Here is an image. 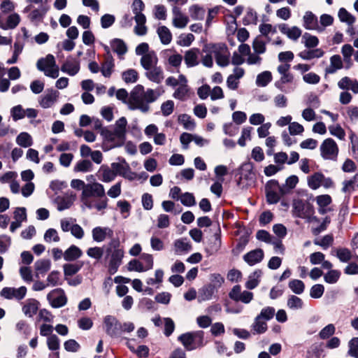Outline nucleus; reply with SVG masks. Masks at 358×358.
Here are the masks:
<instances>
[{"instance_id":"nucleus-6","label":"nucleus","mask_w":358,"mask_h":358,"mask_svg":"<svg viewBox=\"0 0 358 358\" xmlns=\"http://www.w3.org/2000/svg\"><path fill=\"white\" fill-rule=\"evenodd\" d=\"M103 139V150H109L112 148L121 147L124 144L125 141H121L116 135L115 131L103 127L100 131Z\"/></svg>"},{"instance_id":"nucleus-59","label":"nucleus","mask_w":358,"mask_h":358,"mask_svg":"<svg viewBox=\"0 0 358 358\" xmlns=\"http://www.w3.org/2000/svg\"><path fill=\"white\" fill-rule=\"evenodd\" d=\"M48 349L52 351L57 350L59 348V339L55 334L50 335L47 339Z\"/></svg>"},{"instance_id":"nucleus-31","label":"nucleus","mask_w":358,"mask_h":358,"mask_svg":"<svg viewBox=\"0 0 358 358\" xmlns=\"http://www.w3.org/2000/svg\"><path fill=\"white\" fill-rule=\"evenodd\" d=\"M157 34L162 44L168 45L172 39V34L166 26H161L157 29Z\"/></svg>"},{"instance_id":"nucleus-41","label":"nucleus","mask_w":358,"mask_h":358,"mask_svg":"<svg viewBox=\"0 0 358 358\" xmlns=\"http://www.w3.org/2000/svg\"><path fill=\"white\" fill-rule=\"evenodd\" d=\"M287 305L292 310H297L302 308L303 302L299 297L291 295L287 299Z\"/></svg>"},{"instance_id":"nucleus-49","label":"nucleus","mask_w":358,"mask_h":358,"mask_svg":"<svg viewBox=\"0 0 358 358\" xmlns=\"http://www.w3.org/2000/svg\"><path fill=\"white\" fill-rule=\"evenodd\" d=\"M302 38L304 41L305 46L308 48H315L319 43L318 38L316 36H312L308 33H305Z\"/></svg>"},{"instance_id":"nucleus-48","label":"nucleus","mask_w":358,"mask_h":358,"mask_svg":"<svg viewBox=\"0 0 358 358\" xmlns=\"http://www.w3.org/2000/svg\"><path fill=\"white\" fill-rule=\"evenodd\" d=\"M252 48L256 54H264L266 50V43L259 37H257L252 42Z\"/></svg>"},{"instance_id":"nucleus-27","label":"nucleus","mask_w":358,"mask_h":358,"mask_svg":"<svg viewBox=\"0 0 358 358\" xmlns=\"http://www.w3.org/2000/svg\"><path fill=\"white\" fill-rule=\"evenodd\" d=\"M198 52L199 49L197 48H192L191 50H187L185 54V62L186 65L188 67H192L196 66L198 62Z\"/></svg>"},{"instance_id":"nucleus-24","label":"nucleus","mask_w":358,"mask_h":358,"mask_svg":"<svg viewBox=\"0 0 358 358\" xmlns=\"http://www.w3.org/2000/svg\"><path fill=\"white\" fill-rule=\"evenodd\" d=\"M127 121L124 117H122L115 122L114 130L116 135L121 141L126 140Z\"/></svg>"},{"instance_id":"nucleus-42","label":"nucleus","mask_w":358,"mask_h":358,"mask_svg":"<svg viewBox=\"0 0 358 358\" xmlns=\"http://www.w3.org/2000/svg\"><path fill=\"white\" fill-rule=\"evenodd\" d=\"M338 17L341 22H345L348 25H352L355 22V17L344 8H340Z\"/></svg>"},{"instance_id":"nucleus-63","label":"nucleus","mask_w":358,"mask_h":358,"mask_svg":"<svg viewBox=\"0 0 358 358\" xmlns=\"http://www.w3.org/2000/svg\"><path fill=\"white\" fill-rule=\"evenodd\" d=\"M335 327L332 324H329L324 327L320 332L319 336L322 339H326L332 336L335 332Z\"/></svg>"},{"instance_id":"nucleus-53","label":"nucleus","mask_w":358,"mask_h":358,"mask_svg":"<svg viewBox=\"0 0 358 358\" xmlns=\"http://www.w3.org/2000/svg\"><path fill=\"white\" fill-rule=\"evenodd\" d=\"M20 21V15L17 13H13L8 17L5 27L7 29H14L18 25Z\"/></svg>"},{"instance_id":"nucleus-5","label":"nucleus","mask_w":358,"mask_h":358,"mask_svg":"<svg viewBox=\"0 0 358 358\" xmlns=\"http://www.w3.org/2000/svg\"><path fill=\"white\" fill-rule=\"evenodd\" d=\"M36 67L48 77L57 78L59 76V68L52 55L49 54L45 58L39 59Z\"/></svg>"},{"instance_id":"nucleus-9","label":"nucleus","mask_w":358,"mask_h":358,"mask_svg":"<svg viewBox=\"0 0 358 358\" xmlns=\"http://www.w3.org/2000/svg\"><path fill=\"white\" fill-rule=\"evenodd\" d=\"M266 200L270 204L277 203L280 199V195L278 192L283 194V190L280 187L277 180H269L265 187Z\"/></svg>"},{"instance_id":"nucleus-29","label":"nucleus","mask_w":358,"mask_h":358,"mask_svg":"<svg viewBox=\"0 0 358 358\" xmlns=\"http://www.w3.org/2000/svg\"><path fill=\"white\" fill-rule=\"evenodd\" d=\"M51 262L49 259H38L34 263V268L36 272V275L38 274L44 275L50 268Z\"/></svg>"},{"instance_id":"nucleus-13","label":"nucleus","mask_w":358,"mask_h":358,"mask_svg":"<svg viewBox=\"0 0 358 358\" xmlns=\"http://www.w3.org/2000/svg\"><path fill=\"white\" fill-rule=\"evenodd\" d=\"M294 213L300 218H309L314 213V208L310 203L298 201L294 203Z\"/></svg>"},{"instance_id":"nucleus-25","label":"nucleus","mask_w":358,"mask_h":358,"mask_svg":"<svg viewBox=\"0 0 358 358\" xmlns=\"http://www.w3.org/2000/svg\"><path fill=\"white\" fill-rule=\"evenodd\" d=\"M82 255V250L76 245H72L64 252V259L67 262H71L80 258Z\"/></svg>"},{"instance_id":"nucleus-10","label":"nucleus","mask_w":358,"mask_h":358,"mask_svg":"<svg viewBox=\"0 0 358 358\" xmlns=\"http://www.w3.org/2000/svg\"><path fill=\"white\" fill-rule=\"evenodd\" d=\"M333 184L330 178H325L320 172H316L308 178V187L314 190L317 189L320 186L329 188L333 186Z\"/></svg>"},{"instance_id":"nucleus-57","label":"nucleus","mask_w":358,"mask_h":358,"mask_svg":"<svg viewBox=\"0 0 358 358\" xmlns=\"http://www.w3.org/2000/svg\"><path fill=\"white\" fill-rule=\"evenodd\" d=\"M324 292V287L321 284L314 285L310 290V296L313 299L322 297Z\"/></svg>"},{"instance_id":"nucleus-37","label":"nucleus","mask_w":358,"mask_h":358,"mask_svg":"<svg viewBox=\"0 0 358 358\" xmlns=\"http://www.w3.org/2000/svg\"><path fill=\"white\" fill-rule=\"evenodd\" d=\"M16 142L21 147L28 148L32 145L31 136L27 132H22L17 136Z\"/></svg>"},{"instance_id":"nucleus-62","label":"nucleus","mask_w":358,"mask_h":358,"mask_svg":"<svg viewBox=\"0 0 358 358\" xmlns=\"http://www.w3.org/2000/svg\"><path fill=\"white\" fill-rule=\"evenodd\" d=\"M348 355L352 357L358 358V338H353L350 341Z\"/></svg>"},{"instance_id":"nucleus-11","label":"nucleus","mask_w":358,"mask_h":358,"mask_svg":"<svg viewBox=\"0 0 358 358\" xmlns=\"http://www.w3.org/2000/svg\"><path fill=\"white\" fill-rule=\"evenodd\" d=\"M47 299L54 308L63 307L67 303V297L64 291L61 288L55 289L50 292L47 295Z\"/></svg>"},{"instance_id":"nucleus-22","label":"nucleus","mask_w":358,"mask_h":358,"mask_svg":"<svg viewBox=\"0 0 358 358\" xmlns=\"http://www.w3.org/2000/svg\"><path fill=\"white\" fill-rule=\"evenodd\" d=\"M38 304V301L36 299H29L27 300L22 307L23 313L29 317H32L37 313Z\"/></svg>"},{"instance_id":"nucleus-44","label":"nucleus","mask_w":358,"mask_h":358,"mask_svg":"<svg viewBox=\"0 0 358 358\" xmlns=\"http://www.w3.org/2000/svg\"><path fill=\"white\" fill-rule=\"evenodd\" d=\"M83 264H66L64 265V273L66 276H71L78 273Z\"/></svg>"},{"instance_id":"nucleus-55","label":"nucleus","mask_w":358,"mask_h":358,"mask_svg":"<svg viewBox=\"0 0 358 358\" xmlns=\"http://www.w3.org/2000/svg\"><path fill=\"white\" fill-rule=\"evenodd\" d=\"M243 24L248 25L250 24H256L257 22V13L252 9L247 11V13L243 20Z\"/></svg>"},{"instance_id":"nucleus-60","label":"nucleus","mask_w":358,"mask_h":358,"mask_svg":"<svg viewBox=\"0 0 358 358\" xmlns=\"http://www.w3.org/2000/svg\"><path fill=\"white\" fill-rule=\"evenodd\" d=\"M329 132L331 135L336 136L341 140L344 139L345 136V132L344 129L339 125H333L329 127Z\"/></svg>"},{"instance_id":"nucleus-50","label":"nucleus","mask_w":358,"mask_h":358,"mask_svg":"<svg viewBox=\"0 0 358 358\" xmlns=\"http://www.w3.org/2000/svg\"><path fill=\"white\" fill-rule=\"evenodd\" d=\"M178 121L183 124L185 129L192 130L194 128L195 124L191 119V117L187 114L180 115L178 117Z\"/></svg>"},{"instance_id":"nucleus-26","label":"nucleus","mask_w":358,"mask_h":358,"mask_svg":"<svg viewBox=\"0 0 358 358\" xmlns=\"http://www.w3.org/2000/svg\"><path fill=\"white\" fill-rule=\"evenodd\" d=\"M215 289L211 284L206 285L199 290V301L210 300L215 293Z\"/></svg>"},{"instance_id":"nucleus-28","label":"nucleus","mask_w":358,"mask_h":358,"mask_svg":"<svg viewBox=\"0 0 358 358\" xmlns=\"http://www.w3.org/2000/svg\"><path fill=\"white\" fill-rule=\"evenodd\" d=\"M110 46L113 52H116L120 57L127 52V47L123 40L115 38L111 41Z\"/></svg>"},{"instance_id":"nucleus-36","label":"nucleus","mask_w":358,"mask_h":358,"mask_svg":"<svg viewBox=\"0 0 358 358\" xmlns=\"http://www.w3.org/2000/svg\"><path fill=\"white\" fill-rule=\"evenodd\" d=\"M93 168V164L89 159H83L78 161L73 168L75 172L86 173L91 171Z\"/></svg>"},{"instance_id":"nucleus-32","label":"nucleus","mask_w":358,"mask_h":358,"mask_svg":"<svg viewBox=\"0 0 358 358\" xmlns=\"http://www.w3.org/2000/svg\"><path fill=\"white\" fill-rule=\"evenodd\" d=\"M324 52L320 49H314L311 50H303L299 54V56L305 60H310L314 58L322 57Z\"/></svg>"},{"instance_id":"nucleus-21","label":"nucleus","mask_w":358,"mask_h":358,"mask_svg":"<svg viewBox=\"0 0 358 358\" xmlns=\"http://www.w3.org/2000/svg\"><path fill=\"white\" fill-rule=\"evenodd\" d=\"M58 96L59 92L57 90H48V92L43 96L39 101L40 106L43 108L51 107L57 101Z\"/></svg>"},{"instance_id":"nucleus-20","label":"nucleus","mask_w":358,"mask_h":358,"mask_svg":"<svg viewBox=\"0 0 358 358\" xmlns=\"http://www.w3.org/2000/svg\"><path fill=\"white\" fill-rule=\"evenodd\" d=\"M158 58L154 51H150V52L143 55L140 61L141 65L145 71L156 66Z\"/></svg>"},{"instance_id":"nucleus-1","label":"nucleus","mask_w":358,"mask_h":358,"mask_svg":"<svg viewBox=\"0 0 358 358\" xmlns=\"http://www.w3.org/2000/svg\"><path fill=\"white\" fill-rule=\"evenodd\" d=\"M116 98L127 104L131 110H139L143 113H147L150 109V104L155 102L160 96L159 93L152 89L145 90L141 85L135 86L129 96L127 91L121 88L115 92Z\"/></svg>"},{"instance_id":"nucleus-52","label":"nucleus","mask_w":358,"mask_h":358,"mask_svg":"<svg viewBox=\"0 0 358 358\" xmlns=\"http://www.w3.org/2000/svg\"><path fill=\"white\" fill-rule=\"evenodd\" d=\"M11 116L14 121H17L25 117V110L21 105H17L11 108Z\"/></svg>"},{"instance_id":"nucleus-7","label":"nucleus","mask_w":358,"mask_h":358,"mask_svg":"<svg viewBox=\"0 0 358 358\" xmlns=\"http://www.w3.org/2000/svg\"><path fill=\"white\" fill-rule=\"evenodd\" d=\"M322 157L325 160L336 161L338 155V147L331 138L325 139L320 147Z\"/></svg>"},{"instance_id":"nucleus-54","label":"nucleus","mask_w":358,"mask_h":358,"mask_svg":"<svg viewBox=\"0 0 358 358\" xmlns=\"http://www.w3.org/2000/svg\"><path fill=\"white\" fill-rule=\"evenodd\" d=\"M44 241L47 243H50L51 241L59 242L60 238L56 229H48L44 234Z\"/></svg>"},{"instance_id":"nucleus-33","label":"nucleus","mask_w":358,"mask_h":358,"mask_svg":"<svg viewBox=\"0 0 358 358\" xmlns=\"http://www.w3.org/2000/svg\"><path fill=\"white\" fill-rule=\"evenodd\" d=\"M304 27L306 29H313L317 25V19L310 11H307L303 16Z\"/></svg>"},{"instance_id":"nucleus-34","label":"nucleus","mask_w":358,"mask_h":358,"mask_svg":"<svg viewBox=\"0 0 358 358\" xmlns=\"http://www.w3.org/2000/svg\"><path fill=\"white\" fill-rule=\"evenodd\" d=\"M189 12L192 19L194 20H203L206 14L205 9L199 5H193L191 6L189 9Z\"/></svg>"},{"instance_id":"nucleus-2","label":"nucleus","mask_w":358,"mask_h":358,"mask_svg":"<svg viewBox=\"0 0 358 358\" xmlns=\"http://www.w3.org/2000/svg\"><path fill=\"white\" fill-rule=\"evenodd\" d=\"M106 195L105 189L102 184L97 182L92 183H87L85 188L81 193L80 201L82 203L92 209L94 207V203L91 201V198L101 199Z\"/></svg>"},{"instance_id":"nucleus-18","label":"nucleus","mask_w":358,"mask_h":358,"mask_svg":"<svg viewBox=\"0 0 358 358\" xmlns=\"http://www.w3.org/2000/svg\"><path fill=\"white\" fill-rule=\"evenodd\" d=\"M115 67L114 59L110 52L105 54L104 61L101 64V72L105 78H110Z\"/></svg>"},{"instance_id":"nucleus-47","label":"nucleus","mask_w":358,"mask_h":358,"mask_svg":"<svg viewBox=\"0 0 358 358\" xmlns=\"http://www.w3.org/2000/svg\"><path fill=\"white\" fill-rule=\"evenodd\" d=\"M336 257L342 262H348L352 259L350 250L345 248H341L336 250Z\"/></svg>"},{"instance_id":"nucleus-61","label":"nucleus","mask_w":358,"mask_h":358,"mask_svg":"<svg viewBox=\"0 0 358 358\" xmlns=\"http://www.w3.org/2000/svg\"><path fill=\"white\" fill-rule=\"evenodd\" d=\"M194 40V36L192 34H181L179 36L178 44L180 46H189Z\"/></svg>"},{"instance_id":"nucleus-38","label":"nucleus","mask_w":358,"mask_h":358,"mask_svg":"<svg viewBox=\"0 0 358 358\" xmlns=\"http://www.w3.org/2000/svg\"><path fill=\"white\" fill-rule=\"evenodd\" d=\"M272 80V75L270 71H266L259 73L256 80L258 86L266 87Z\"/></svg>"},{"instance_id":"nucleus-12","label":"nucleus","mask_w":358,"mask_h":358,"mask_svg":"<svg viewBox=\"0 0 358 358\" xmlns=\"http://www.w3.org/2000/svg\"><path fill=\"white\" fill-rule=\"evenodd\" d=\"M27 294V288L22 286L19 288L4 287L1 290V296L6 299H15L17 301L23 299Z\"/></svg>"},{"instance_id":"nucleus-16","label":"nucleus","mask_w":358,"mask_h":358,"mask_svg":"<svg viewBox=\"0 0 358 358\" xmlns=\"http://www.w3.org/2000/svg\"><path fill=\"white\" fill-rule=\"evenodd\" d=\"M145 76L149 80L157 84L161 83L164 78L163 69L157 65L146 70Z\"/></svg>"},{"instance_id":"nucleus-39","label":"nucleus","mask_w":358,"mask_h":358,"mask_svg":"<svg viewBox=\"0 0 358 358\" xmlns=\"http://www.w3.org/2000/svg\"><path fill=\"white\" fill-rule=\"evenodd\" d=\"M289 287L296 294H301L305 289V285L300 280H292L289 282Z\"/></svg>"},{"instance_id":"nucleus-19","label":"nucleus","mask_w":358,"mask_h":358,"mask_svg":"<svg viewBox=\"0 0 358 358\" xmlns=\"http://www.w3.org/2000/svg\"><path fill=\"white\" fill-rule=\"evenodd\" d=\"M113 231L108 227H96L92 229L93 240L96 242L103 241L106 236L112 238Z\"/></svg>"},{"instance_id":"nucleus-4","label":"nucleus","mask_w":358,"mask_h":358,"mask_svg":"<svg viewBox=\"0 0 358 358\" xmlns=\"http://www.w3.org/2000/svg\"><path fill=\"white\" fill-rule=\"evenodd\" d=\"M206 48L208 52L214 55L218 66L225 67L229 65L230 62V52L225 43L209 44Z\"/></svg>"},{"instance_id":"nucleus-58","label":"nucleus","mask_w":358,"mask_h":358,"mask_svg":"<svg viewBox=\"0 0 358 358\" xmlns=\"http://www.w3.org/2000/svg\"><path fill=\"white\" fill-rule=\"evenodd\" d=\"M180 201L182 204L185 206H192L196 204L195 198L193 194L189 192H185L180 196Z\"/></svg>"},{"instance_id":"nucleus-3","label":"nucleus","mask_w":358,"mask_h":358,"mask_svg":"<svg viewBox=\"0 0 358 358\" xmlns=\"http://www.w3.org/2000/svg\"><path fill=\"white\" fill-rule=\"evenodd\" d=\"M178 339L187 350L191 351L204 345V332L199 330L185 333L181 334Z\"/></svg>"},{"instance_id":"nucleus-15","label":"nucleus","mask_w":358,"mask_h":358,"mask_svg":"<svg viewBox=\"0 0 358 358\" xmlns=\"http://www.w3.org/2000/svg\"><path fill=\"white\" fill-rule=\"evenodd\" d=\"M264 257L263 250L257 248L247 252L243 256V260L250 266H253L262 261Z\"/></svg>"},{"instance_id":"nucleus-35","label":"nucleus","mask_w":358,"mask_h":358,"mask_svg":"<svg viewBox=\"0 0 358 358\" xmlns=\"http://www.w3.org/2000/svg\"><path fill=\"white\" fill-rule=\"evenodd\" d=\"M99 172L101 175L100 179L104 182H111L116 177L115 171L106 166H101Z\"/></svg>"},{"instance_id":"nucleus-43","label":"nucleus","mask_w":358,"mask_h":358,"mask_svg":"<svg viewBox=\"0 0 358 358\" xmlns=\"http://www.w3.org/2000/svg\"><path fill=\"white\" fill-rule=\"evenodd\" d=\"M261 320L262 319L258 318V316L255 317L254 323L252 325V329L254 331V334H261L266 331L267 324Z\"/></svg>"},{"instance_id":"nucleus-46","label":"nucleus","mask_w":358,"mask_h":358,"mask_svg":"<svg viewBox=\"0 0 358 358\" xmlns=\"http://www.w3.org/2000/svg\"><path fill=\"white\" fill-rule=\"evenodd\" d=\"M55 201L57 203V210L59 211L68 209L73 205V201L70 198L59 196L56 199Z\"/></svg>"},{"instance_id":"nucleus-40","label":"nucleus","mask_w":358,"mask_h":358,"mask_svg":"<svg viewBox=\"0 0 358 358\" xmlns=\"http://www.w3.org/2000/svg\"><path fill=\"white\" fill-rule=\"evenodd\" d=\"M249 242L248 236H242L238 240L237 244L235 248L232 250V253L234 255H238L245 248Z\"/></svg>"},{"instance_id":"nucleus-30","label":"nucleus","mask_w":358,"mask_h":358,"mask_svg":"<svg viewBox=\"0 0 358 358\" xmlns=\"http://www.w3.org/2000/svg\"><path fill=\"white\" fill-rule=\"evenodd\" d=\"M192 249V245L185 238L177 239L174 242L175 253L178 255L182 252H187Z\"/></svg>"},{"instance_id":"nucleus-17","label":"nucleus","mask_w":358,"mask_h":358,"mask_svg":"<svg viewBox=\"0 0 358 358\" xmlns=\"http://www.w3.org/2000/svg\"><path fill=\"white\" fill-rule=\"evenodd\" d=\"M173 24L174 27L180 29H182L185 27L189 22L188 17L184 15L180 8L178 6H173Z\"/></svg>"},{"instance_id":"nucleus-23","label":"nucleus","mask_w":358,"mask_h":358,"mask_svg":"<svg viewBox=\"0 0 358 358\" xmlns=\"http://www.w3.org/2000/svg\"><path fill=\"white\" fill-rule=\"evenodd\" d=\"M80 70V64L75 60H66L61 66V71L71 76L76 75Z\"/></svg>"},{"instance_id":"nucleus-8","label":"nucleus","mask_w":358,"mask_h":358,"mask_svg":"<svg viewBox=\"0 0 358 358\" xmlns=\"http://www.w3.org/2000/svg\"><path fill=\"white\" fill-rule=\"evenodd\" d=\"M103 323L106 333L110 337H120L123 332L122 324L114 316L106 315Z\"/></svg>"},{"instance_id":"nucleus-14","label":"nucleus","mask_w":358,"mask_h":358,"mask_svg":"<svg viewBox=\"0 0 358 358\" xmlns=\"http://www.w3.org/2000/svg\"><path fill=\"white\" fill-rule=\"evenodd\" d=\"M124 251L122 249L114 250L111 255V258L108 266V271L110 274H114L117 272L120 265L122 263Z\"/></svg>"},{"instance_id":"nucleus-51","label":"nucleus","mask_w":358,"mask_h":358,"mask_svg":"<svg viewBox=\"0 0 358 358\" xmlns=\"http://www.w3.org/2000/svg\"><path fill=\"white\" fill-rule=\"evenodd\" d=\"M334 242V237L332 234H327L324 236L321 240L315 239L314 244L320 245L324 249L328 248Z\"/></svg>"},{"instance_id":"nucleus-45","label":"nucleus","mask_w":358,"mask_h":358,"mask_svg":"<svg viewBox=\"0 0 358 358\" xmlns=\"http://www.w3.org/2000/svg\"><path fill=\"white\" fill-rule=\"evenodd\" d=\"M122 77L126 83H134L138 80V72L135 69H129L122 73Z\"/></svg>"},{"instance_id":"nucleus-56","label":"nucleus","mask_w":358,"mask_h":358,"mask_svg":"<svg viewBox=\"0 0 358 358\" xmlns=\"http://www.w3.org/2000/svg\"><path fill=\"white\" fill-rule=\"evenodd\" d=\"M340 277V272L336 270H330L324 276L326 282L329 284L336 283Z\"/></svg>"},{"instance_id":"nucleus-64","label":"nucleus","mask_w":358,"mask_h":358,"mask_svg":"<svg viewBox=\"0 0 358 358\" xmlns=\"http://www.w3.org/2000/svg\"><path fill=\"white\" fill-rule=\"evenodd\" d=\"M87 255L92 258L99 260L103 255V250L99 247L90 248L87 250Z\"/></svg>"}]
</instances>
